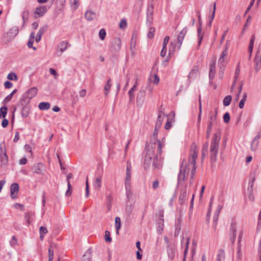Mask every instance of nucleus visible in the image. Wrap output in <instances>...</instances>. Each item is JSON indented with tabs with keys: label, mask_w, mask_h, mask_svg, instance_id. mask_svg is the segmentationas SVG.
<instances>
[{
	"label": "nucleus",
	"mask_w": 261,
	"mask_h": 261,
	"mask_svg": "<svg viewBox=\"0 0 261 261\" xmlns=\"http://www.w3.org/2000/svg\"><path fill=\"white\" fill-rule=\"evenodd\" d=\"M165 145V138L162 140L156 139L155 142L150 143L146 145V154L144 159V168L147 170L151 164L153 170L160 169L163 166V159L159 158V155L162 153V149Z\"/></svg>",
	"instance_id": "f257e3e1"
},
{
	"label": "nucleus",
	"mask_w": 261,
	"mask_h": 261,
	"mask_svg": "<svg viewBox=\"0 0 261 261\" xmlns=\"http://www.w3.org/2000/svg\"><path fill=\"white\" fill-rule=\"evenodd\" d=\"M221 139L220 133H216L213 135L210 145V158L211 162L217 161V156Z\"/></svg>",
	"instance_id": "f03ea898"
},
{
	"label": "nucleus",
	"mask_w": 261,
	"mask_h": 261,
	"mask_svg": "<svg viewBox=\"0 0 261 261\" xmlns=\"http://www.w3.org/2000/svg\"><path fill=\"white\" fill-rule=\"evenodd\" d=\"M189 164H187L185 160L182 161L180 165L179 172L178 174L177 181L178 184L184 181L188 176L189 168Z\"/></svg>",
	"instance_id": "7ed1b4c3"
},
{
	"label": "nucleus",
	"mask_w": 261,
	"mask_h": 261,
	"mask_svg": "<svg viewBox=\"0 0 261 261\" xmlns=\"http://www.w3.org/2000/svg\"><path fill=\"white\" fill-rule=\"evenodd\" d=\"M121 41L119 38H115L111 42L110 51L111 53H117L121 48Z\"/></svg>",
	"instance_id": "20e7f679"
},
{
	"label": "nucleus",
	"mask_w": 261,
	"mask_h": 261,
	"mask_svg": "<svg viewBox=\"0 0 261 261\" xmlns=\"http://www.w3.org/2000/svg\"><path fill=\"white\" fill-rule=\"evenodd\" d=\"M197 155L198 152L197 151L196 145L193 143L191 146L190 156L189 159V162L191 165H196Z\"/></svg>",
	"instance_id": "39448f33"
},
{
	"label": "nucleus",
	"mask_w": 261,
	"mask_h": 261,
	"mask_svg": "<svg viewBox=\"0 0 261 261\" xmlns=\"http://www.w3.org/2000/svg\"><path fill=\"white\" fill-rule=\"evenodd\" d=\"M188 199L187 187H184L180 191L178 202L180 205L186 204Z\"/></svg>",
	"instance_id": "423d86ee"
},
{
	"label": "nucleus",
	"mask_w": 261,
	"mask_h": 261,
	"mask_svg": "<svg viewBox=\"0 0 261 261\" xmlns=\"http://www.w3.org/2000/svg\"><path fill=\"white\" fill-rule=\"evenodd\" d=\"M131 171L132 166L130 163L127 162L126 168V176L125 180V187L131 186Z\"/></svg>",
	"instance_id": "0eeeda50"
},
{
	"label": "nucleus",
	"mask_w": 261,
	"mask_h": 261,
	"mask_svg": "<svg viewBox=\"0 0 261 261\" xmlns=\"http://www.w3.org/2000/svg\"><path fill=\"white\" fill-rule=\"evenodd\" d=\"M217 111L215 110V112L212 111H210L208 114L209 119L207 121V125L213 126L214 125L216 124L217 123Z\"/></svg>",
	"instance_id": "6e6552de"
},
{
	"label": "nucleus",
	"mask_w": 261,
	"mask_h": 261,
	"mask_svg": "<svg viewBox=\"0 0 261 261\" xmlns=\"http://www.w3.org/2000/svg\"><path fill=\"white\" fill-rule=\"evenodd\" d=\"M19 191V186L17 183H13L10 186V196L12 199L17 198Z\"/></svg>",
	"instance_id": "1a4fd4ad"
},
{
	"label": "nucleus",
	"mask_w": 261,
	"mask_h": 261,
	"mask_svg": "<svg viewBox=\"0 0 261 261\" xmlns=\"http://www.w3.org/2000/svg\"><path fill=\"white\" fill-rule=\"evenodd\" d=\"M44 169V166L43 164L41 163H37L33 165L32 168V171L38 174H43V171Z\"/></svg>",
	"instance_id": "9d476101"
},
{
	"label": "nucleus",
	"mask_w": 261,
	"mask_h": 261,
	"mask_svg": "<svg viewBox=\"0 0 261 261\" xmlns=\"http://www.w3.org/2000/svg\"><path fill=\"white\" fill-rule=\"evenodd\" d=\"M227 53H226V50H223L220 55V58L218 60V64L220 66V68L224 67L227 64V62L225 60V57L227 56Z\"/></svg>",
	"instance_id": "9b49d317"
},
{
	"label": "nucleus",
	"mask_w": 261,
	"mask_h": 261,
	"mask_svg": "<svg viewBox=\"0 0 261 261\" xmlns=\"http://www.w3.org/2000/svg\"><path fill=\"white\" fill-rule=\"evenodd\" d=\"M153 7L152 5L148 6L147 10V23L150 25L153 20Z\"/></svg>",
	"instance_id": "f8f14e48"
},
{
	"label": "nucleus",
	"mask_w": 261,
	"mask_h": 261,
	"mask_svg": "<svg viewBox=\"0 0 261 261\" xmlns=\"http://www.w3.org/2000/svg\"><path fill=\"white\" fill-rule=\"evenodd\" d=\"M237 227L236 224H231L230 226L229 238L232 244H234L236 239Z\"/></svg>",
	"instance_id": "ddd939ff"
},
{
	"label": "nucleus",
	"mask_w": 261,
	"mask_h": 261,
	"mask_svg": "<svg viewBox=\"0 0 261 261\" xmlns=\"http://www.w3.org/2000/svg\"><path fill=\"white\" fill-rule=\"evenodd\" d=\"M0 149L1 150L0 160L2 164L5 165L7 164L8 162V156L7 155L6 150L3 149V145L1 144H0Z\"/></svg>",
	"instance_id": "4468645a"
},
{
	"label": "nucleus",
	"mask_w": 261,
	"mask_h": 261,
	"mask_svg": "<svg viewBox=\"0 0 261 261\" xmlns=\"http://www.w3.org/2000/svg\"><path fill=\"white\" fill-rule=\"evenodd\" d=\"M255 180V175L254 174H251L250 175V178L249 182H248L249 187L247 189L248 194L249 193H253V185H254Z\"/></svg>",
	"instance_id": "2eb2a0df"
},
{
	"label": "nucleus",
	"mask_w": 261,
	"mask_h": 261,
	"mask_svg": "<svg viewBox=\"0 0 261 261\" xmlns=\"http://www.w3.org/2000/svg\"><path fill=\"white\" fill-rule=\"evenodd\" d=\"M47 9L45 6H41L36 8L35 11V17L38 15V17L42 16L46 12Z\"/></svg>",
	"instance_id": "dca6fc26"
},
{
	"label": "nucleus",
	"mask_w": 261,
	"mask_h": 261,
	"mask_svg": "<svg viewBox=\"0 0 261 261\" xmlns=\"http://www.w3.org/2000/svg\"><path fill=\"white\" fill-rule=\"evenodd\" d=\"M215 61H213L210 66L209 78L210 80H213L215 77L216 70H215Z\"/></svg>",
	"instance_id": "f3484780"
},
{
	"label": "nucleus",
	"mask_w": 261,
	"mask_h": 261,
	"mask_svg": "<svg viewBox=\"0 0 261 261\" xmlns=\"http://www.w3.org/2000/svg\"><path fill=\"white\" fill-rule=\"evenodd\" d=\"M85 17L87 20L91 21L96 18L97 14L91 10H88L86 12Z\"/></svg>",
	"instance_id": "a211bd4d"
},
{
	"label": "nucleus",
	"mask_w": 261,
	"mask_h": 261,
	"mask_svg": "<svg viewBox=\"0 0 261 261\" xmlns=\"http://www.w3.org/2000/svg\"><path fill=\"white\" fill-rule=\"evenodd\" d=\"M47 29V26L45 25L40 28L38 32L37 33L36 37V41L38 42L40 41L41 39L42 35L46 32Z\"/></svg>",
	"instance_id": "6ab92c4d"
},
{
	"label": "nucleus",
	"mask_w": 261,
	"mask_h": 261,
	"mask_svg": "<svg viewBox=\"0 0 261 261\" xmlns=\"http://www.w3.org/2000/svg\"><path fill=\"white\" fill-rule=\"evenodd\" d=\"M181 220L180 218H178L175 222V230H174V236L175 237L177 236L181 229Z\"/></svg>",
	"instance_id": "aec40b11"
},
{
	"label": "nucleus",
	"mask_w": 261,
	"mask_h": 261,
	"mask_svg": "<svg viewBox=\"0 0 261 261\" xmlns=\"http://www.w3.org/2000/svg\"><path fill=\"white\" fill-rule=\"evenodd\" d=\"M255 40V36L254 34H253L251 36V37L250 40V42L248 46V52L249 53V59H250L251 57V55L253 51V45H254V42Z\"/></svg>",
	"instance_id": "412c9836"
},
{
	"label": "nucleus",
	"mask_w": 261,
	"mask_h": 261,
	"mask_svg": "<svg viewBox=\"0 0 261 261\" xmlns=\"http://www.w3.org/2000/svg\"><path fill=\"white\" fill-rule=\"evenodd\" d=\"M67 46V42H66L63 41L60 43L57 52L59 56H60L66 50Z\"/></svg>",
	"instance_id": "4be33fe9"
},
{
	"label": "nucleus",
	"mask_w": 261,
	"mask_h": 261,
	"mask_svg": "<svg viewBox=\"0 0 261 261\" xmlns=\"http://www.w3.org/2000/svg\"><path fill=\"white\" fill-rule=\"evenodd\" d=\"M72 177V174L71 173H69L67 175V182L68 185V190L66 192L65 195L67 196H69L71 194V189H72V187L71 186L69 179Z\"/></svg>",
	"instance_id": "5701e85b"
},
{
	"label": "nucleus",
	"mask_w": 261,
	"mask_h": 261,
	"mask_svg": "<svg viewBox=\"0 0 261 261\" xmlns=\"http://www.w3.org/2000/svg\"><path fill=\"white\" fill-rule=\"evenodd\" d=\"M37 93V89L36 87L30 88L27 93V97L32 99L35 96Z\"/></svg>",
	"instance_id": "b1692460"
},
{
	"label": "nucleus",
	"mask_w": 261,
	"mask_h": 261,
	"mask_svg": "<svg viewBox=\"0 0 261 261\" xmlns=\"http://www.w3.org/2000/svg\"><path fill=\"white\" fill-rule=\"evenodd\" d=\"M164 113L162 111H160L159 112L158 117L156 121L155 126L158 127H161V126L162 124L163 119H164Z\"/></svg>",
	"instance_id": "393cba45"
},
{
	"label": "nucleus",
	"mask_w": 261,
	"mask_h": 261,
	"mask_svg": "<svg viewBox=\"0 0 261 261\" xmlns=\"http://www.w3.org/2000/svg\"><path fill=\"white\" fill-rule=\"evenodd\" d=\"M187 33V27H185L181 31L180 33H179L178 38H177V40H178V42L180 44V45H181V44L182 42V41L184 39L185 36Z\"/></svg>",
	"instance_id": "a878e982"
},
{
	"label": "nucleus",
	"mask_w": 261,
	"mask_h": 261,
	"mask_svg": "<svg viewBox=\"0 0 261 261\" xmlns=\"http://www.w3.org/2000/svg\"><path fill=\"white\" fill-rule=\"evenodd\" d=\"M30 113V106L29 105H25L23 107L21 110V116L23 117H27L29 116Z\"/></svg>",
	"instance_id": "bb28decb"
},
{
	"label": "nucleus",
	"mask_w": 261,
	"mask_h": 261,
	"mask_svg": "<svg viewBox=\"0 0 261 261\" xmlns=\"http://www.w3.org/2000/svg\"><path fill=\"white\" fill-rule=\"evenodd\" d=\"M225 252L222 249H220L218 251L216 261H225Z\"/></svg>",
	"instance_id": "cd10ccee"
},
{
	"label": "nucleus",
	"mask_w": 261,
	"mask_h": 261,
	"mask_svg": "<svg viewBox=\"0 0 261 261\" xmlns=\"http://www.w3.org/2000/svg\"><path fill=\"white\" fill-rule=\"evenodd\" d=\"M161 218L160 221L158 223V226L157 227V231L159 233H161L164 228V219L163 215H160Z\"/></svg>",
	"instance_id": "c85d7f7f"
},
{
	"label": "nucleus",
	"mask_w": 261,
	"mask_h": 261,
	"mask_svg": "<svg viewBox=\"0 0 261 261\" xmlns=\"http://www.w3.org/2000/svg\"><path fill=\"white\" fill-rule=\"evenodd\" d=\"M125 192H126V198L128 201H130L133 197V193L131 190L130 186H125Z\"/></svg>",
	"instance_id": "c756f323"
},
{
	"label": "nucleus",
	"mask_w": 261,
	"mask_h": 261,
	"mask_svg": "<svg viewBox=\"0 0 261 261\" xmlns=\"http://www.w3.org/2000/svg\"><path fill=\"white\" fill-rule=\"evenodd\" d=\"M197 35H198V44L197 46V49L199 48L200 45H201L202 40L203 39V34H202V28L200 26L197 29Z\"/></svg>",
	"instance_id": "7c9ffc66"
},
{
	"label": "nucleus",
	"mask_w": 261,
	"mask_h": 261,
	"mask_svg": "<svg viewBox=\"0 0 261 261\" xmlns=\"http://www.w3.org/2000/svg\"><path fill=\"white\" fill-rule=\"evenodd\" d=\"M175 248L172 247H169L167 249V252L168 257L171 259H172L174 258L175 255Z\"/></svg>",
	"instance_id": "2f4dec72"
},
{
	"label": "nucleus",
	"mask_w": 261,
	"mask_h": 261,
	"mask_svg": "<svg viewBox=\"0 0 261 261\" xmlns=\"http://www.w3.org/2000/svg\"><path fill=\"white\" fill-rule=\"evenodd\" d=\"M38 108L41 110H47L50 108V103L48 102H41L39 104Z\"/></svg>",
	"instance_id": "473e14b6"
},
{
	"label": "nucleus",
	"mask_w": 261,
	"mask_h": 261,
	"mask_svg": "<svg viewBox=\"0 0 261 261\" xmlns=\"http://www.w3.org/2000/svg\"><path fill=\"white\" fill-rule=\"evenodd\" d=\"M199 67L197 66H195L191 71L189 74V77L194 78L198 72Z\"/></svg>",
	"instance_id": "72a5a7b5"
},
{
	"label": "nucleus",
	"mask_w": 261,
	"mask_h": 261,
	"mask_svg": "<svg viewBox=\"0 0 261 261\" xmlns=\"http://www.w3.org/2000/svg\"><path fill=\"white\" fill-rule=\"evenodd\" d=\"M111 81V79H109L106 84L105 87H104V90H105V94L106 95H107L108 93H109V91L111 88V84L110 83Z\"/></svg>",
	"instance_id": "f704fd0d"
},
{
	"label": "nucleus",
	"mask_w": 261,
	"mask_h": 261,
	"mask_svg": "<svg viewBox=\"0 0 261 261\" xmlns=\"http://www.w3.org/2000/svg\"><path fill=\"white\" fill-rule=\"evenodd\" d=\"M254 62L255 63V70L256 72H258L261 68V59L258 57H256L254 59Z\"/></svg>",
	"instance_id": "c9c22d12"
},
{
	"label": "nucleus",
	"mask_w": 261,
	"mask_h": 261,
	"mask_svg": "<svg viewBox=\"0 0 261 261\" xmlns=\"http://www.w3.org/2000/svg\"><path fill=\"white\" fill-rule=\"evenodd\" d=\"M232 97L230 95H227L224 97L223 100V104L225 107L228 106L231 101Z\"/></svg>",
	"instance_id": "e433bc0d"
},
{
	"label": "nucleus",
	"mask_w": 261,
	"mask_h": 261,
	"mask_svg": "<svg viewBox=\"0 0 261 261\" xmlns=\"http://www.w3.org/2000/svg\"><path fill=\"white\" fill-rule=\"evenodd\" d=\"M47 229L45 227L41 226L39 228L40 238L41 240L43 239L44 235L47 233Z\"/></svg>",
	"instance_id": "4c0bfd02"
},
{
	"label": "nucleus",
	"mask_w": 261,
	"mask_h": 261,
	"mask_svg": "<svg viewBox=\"0 0 261 261\" xmlns=\"http://www.w3.org/2000/svg\"><path fill=\"white\" fill-rule=\"evenodd\" d=\"M199 113L198 115V124H199L201 120V116L202 113V106H201V95L199 96Z\"/></svg>",
	"instance_id": "58836bf2"
},
{
	"label": "nucleus",
	"mask_w": 261,
	"mask_h": 261,
	"mask_svg": "<svg viewBox=\"0 0 261 261\" xmlns=\"http://www.w3.org/2000/svg\"><path fill=\"white\" fill-rule=\"evenodd\" d=\"M259 145V141H256L254 140H253L251 143V149L252 151H255L257 150L258 148Z\"/></svg>",
	"instance_id": "ea45409f"
},
{
	"label": "nucleus",
	"mask_w": 261,
	"mask_h": 261,
	"mask_svg": "<svg viewBox=\"0 0 261 261\" xmlns=\"http://www.w3.org/2000/svg\"><path fill=\"white\" fill-rule=\"evenodd\" d=\"M7 108L2 107L0 108V118H5L7 114Z\"/></svg>",
	"instance_id": "a19ab883"
},
{
	"label": "nucleus",
	"mask_w": 261,
	"mask_h": 261,
	"mask_svg": "<svg viewBox=\"0 0 261 261\" xmlns=\"http://www.w3.org/2000/svg\"><path fill=\"white\" fill-rule=\"evenodd\" d=\"M115 227L117 230V232L118 233V230L121 227V220L119 217H116L115 219Z\"/></svg>",
	"instance_id": "79ce46f5"
},
{
	"label": "nucleus",
	"mask_w": 261,
	"mask_h": 261,
	"mask_svg": "<svg viewBox=\"0 0 261 261\" xmlns=\"http://www.w3.org/2000/svg\"><path fill=\"white\" fill-rule=\"evenodd\" d=\"M54 249L53 246H50L48 248V259H49V261H53L54 258Z\"/></svg>",
	"instance_id": "37998d69"
},
{
	"label": "nucleus",
	"mask_w": 261,
	"mask_h": 261,
	"mask_svg": "<svg viewBox=\"0 0 261 261\" xmlns=\"http://www.w3.org/2000/svg\"><path fill=\"white\" fill-rule=\"evenodd\" d=\"M91 253H92V251H91V250L89 249L86 253L84 255H83V257H86V256H87V258H85L84 259V261H90L91 260Z\"/></svg>",
	"instance_id": "c03bdc74"
},
{
	"label": "nucleus",
	"mask_w": 261,
	"mask_h": 261,
	"mask_svg": "<svg viewBox=\"0 0 261 261\" xmlns=\"http://www.w3.org/2000/svg\"><path fill=\"white\" fill-rule=\"evenodd\" d=\"M138 249L137 251L136 252L137 254V258L138 259H141L142 257V252L143 250L141 248V246H136Z\"/></svg>",
	"instance_id": "a18cd8bd"
},
{
	"label": "nucleus",
	"mask_w": 261,
	"mask_h": 261,
	"mask_svg": "<svg viewBox=\"0 0 261 261\" xmlns=\"http://www.w3.org/2000/svg\"><path fill=\"white\" fill-rule=\"evenodd\" d=\"M176 46L175 42H171L170 45V47L169 48V54L168 56H170L171 54H173L174 51V48Z\"/></svg>",
	"instance_id": "49530a36"
},
{
	"label": "nucleus",
	"mask_w": 261,
	"mask_h": 261,
	"mask_svg": "<svg viewBox=\"0 0 261 261\" xmlns=\"http://www.w3.org/2000/svg\"><path fill=\"white\" fill-rule=\"evenodd\" d=\"M29 11L28 10L24 11L22 13V18L23 21V23H24L26 21L28 20L29 18Z\"/></svg>",
	"instance_id": "de8ad7c7"
},
{
	"label": "nucleus",
	"mask_w": 261,
	"mask_h": 261,
	"mask_svg": "<svg viewBox=\"0 0 261 261\" xmlns=\"http://www.w3.org/2000/svg\"><path fill=\"white\" fill-rule=\"evenodd\" d=\"M99 37L101 40H103L105 39L106 36V32L104 29H101L99 32Z\"/></svg>",
	"instance_id": "09e8293b"
},
{
	"label": "nucleus",
	"mask_w": 261,
	"mask_h": 261,
	"mask_svg": "<svg viewBox=\"0 0 261 261\" xmlns=\"http://www.w3.org/2000/svg\"><path fill=\"white\" fill-rule=\"evenodd\" d=\"M8 79L11 81H17V75L14 72H11L8 74L7 76Z\"/></svg>",
	"instance_id": "8fccbe9b"
},
{
	"label": "nucleus",
	"mask_w": 261,
	"mask_h": 261,
	"mask_svg": "<svg viewBox=\"0 0 261 261\" xmlns=\"http://www.w3.org/2000/svg\"><path fill=\"white\" fill-rule=\"evenodd\" d=\"M216 3H215L213 5V10L212 12V15L210 17V22H209V25H211L212 22L213 20L215 15V12H216Z\"/></svg>",
	"instance_id": "3c124183"
},
{
	"label": "nucleus",
	"mask_w": 261,
	"mask_h": 261,
	"mask_svg": "<svg viewBox=\"0 0 261 261\" xmlns=\"http://www.w3.org/2000/svg\"><path fill=\"white\" fill-rule=\"evenodd\" d=\"M105 240L107 243H111L112 241V238L110 237V233L108 230L105 231Z\"/></svg>",
	"instance_id": "603ef678"
},
{
	"label": "nucleus",
	"mask_w": 261,
	"mask_h": 261,
	"mask_svg": "<svg viewBox=\"0 0 261 261\" xmlns=\"http://www.w3.org/2000/svg\"><path fill=\"white\" fill-rule=\"evenodd\" d=\"M212 127L213 126L209 125H207V126L206 131V138L207 139H209L211 136Z\"/></svg>",
	"instance_id": "864d4df0"
},
{
	"label": "nucleus",
	"mask_w": 261,
	"mask_h": 261,
	"mask_svg": "<svg viewBox=\"0 0 261 261\" xmlns=\"http://www.w3.org/2000/svg\"><path fill=\"white\" fill-rule=\"evenodd\" d=\"M119 27L121 29H125L127 27V22H126V19H121L119 22Z\"/></svg>",
	"instance_id": "5fc2aeb1"
},
{
	"label": "nucleus",
	"mask_w": 261,
	"mask_h": 261,
	"mask_svg": "<svg viewBox=\"0 0 261 261\" xmlns=\"http://www.w3.org/2000/svg\"><path fill=\"white\" fill-rule=\"evenodd\" d=\"M133 209V205H127L125 207V212L127 215H129Z\"/></svg>",
	"instance_id": "6e6d98bb"
},
{
	"label": "nucleus",
	"mask_w": 261,
	"mask_h": 261,
	"mask_svg": "<svg viewBox=\"0 0 261 261\" xmlns=\"http://www.w3.org/2000/svg\"><path fill=\"white\" fill-rule=\"evenodd\" d=\"M219 215L218 214H215L213 217V227L215 230L216 229L217 221L218 220Z\"/></svg>",
	"instance_id": "4d7b16f0"
},
{
	"label": "nucleus",
	"mask_w": 261,
	"mask_h": 261,
	"mask_svg": "<svg viewBox=\"0 0 261 261\" xmlns=\"http://www.w3.org/2000/svg\"><path fill=\"white\" fill-rule=\"evenodd\" d=\"M49 73L54 76V78L55 79H57L58 76H59V74L55 69L50 68H49Z\"/></svg>",
	"instance_id": "13d9d810"
},
{
	"label": "nucleus",
	"mask_w": 261,
	"mask_h": 261,
	"mask_svg": "<svg viewBox=\"0 0 261 261\" xmlns=\"http://www.w3.org/2000/svg\"><path fill=\"white\" fill-rule=\"evenodd\" d=\"M137 88L133 86L128 91V95L130 99L134 97V92L136 90Z\"/></svg>",
	"instance_id": "bf43d9fd"
},
{
	"label": "nucleus",
	"mask_w": 261,
	"mask_h": 261,
	"mask_svg": "<svg viewBox=\"0 0 261 261\" xmlns=\"http://www.w3.org/2000/svg\"><path fill=\"white\" fill-rule=\"evenodd\" d=\"M223 119L225 123H228L230 121V115L228 112H226L223 116Z\"/></svg>",
	"instance_id": "052dcab7"
},
{
	"label": "nucleus",
	"mask_w": 261,
	"mask_h": 261,
	"mask_svg": "<svg viewBox=\"0 0 261 261\" xmlns=\"http://www.w3.org/2000/svg\"><path fill=\"white\" fill-rule=\"evenodd\" d=\"M16 89L14 90H13V91H12V92L10 94H9V95H8V96H7L5 98V101H10V100L12 99V97H13V96L14 94V93H16Z\"/></svg>",
	"instance_id": "680f3d73"
},
{
	"label": "nucleus",
	"mask_w": 261,
	"mask_h": 261,
	"mask_svg": "<svg viewBox=\"0 0 261 261\" xmlns=\"http://www.w3.org/2000/svg\"><path fill=\"white\" fill-rule=\"evenodd\" d=\"M153 80L152 82L156 85H158L160 81V79L156 74H154L153 75Z\"/></svg>",
	"instance_id": "e2e57ef3"
},
{
	"label": "nucleus",
	"mask_w": 261,
	"mask_h": 261,
	"mask_svg": "<svg viewBox=\"0 0 261 261\" xmlns=\"http://www.w3.org/2000/svg\"><path fill=\"white\" fill-rule=\"evenodd\" d=\"M145 96V91L143 88H141L139 92L137 99L138 98L139 96H140L141 97H144Z\"/></svg>",
	"instance_id": "0e129e2a"
},
{
	"label": "nucleus",
	"mask_w": 261,
	"mask_h": 261,
	"mask_svg": "<svg viewBox=\"0 0 261 261\" xmlns=\"http://www.w3.org/2000/svg\"><path fill=\"white\" fill-rule=\"evenodd\" d=\"M101 177H97L95 180V185L97 186L98 188L100 187L101 186Z\"/></svg>",
	"instance_id": "69168bd1"
},
{
	"label": "nucleus",
	"mask_w": 261,
	"mask_h": 261,
	"mask_svg": "<svg viewBox=\"0 0 261 261\" xmlns=\"http://www.w3.org/2000/svg\"><path fill=\"white\" fill-rule=\"evenodd\" d=\"M159 186V182L158 180H155L152 182V187L154 190H156V189H158Z\"/></svg>",
	"instance_id": "338daca9"
},
{
	"label": "nucleus",
	"mask_w": 261,
	"mask_h": 261,
	"mask_svg": "<svg viewBox=\"0 0 261 261\" xmlns=\"http://www.w3.org/2000/svg\"><path fill=\"white\" fill-rule=\"evenodd\" d=\"M13 84L9 81H6L4 83V86L6 89H10L12 88Z\"/></svg>",
	"instance_id": "774afa93"
}]
</instances>
